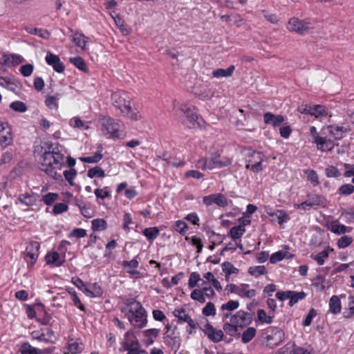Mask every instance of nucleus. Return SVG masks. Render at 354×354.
I'll list each match as a JSON object with an SVG mask.
<instances>
[{"label": "nucleus", "instance_id": "f257e3e1", "mask_svg": "<svg viewBox=\"0 0 354 354\" xmlns=\"http://www.w3.org/2000/svg\"><path fill=\"white\" fill-rule=\"evenodd\" d=\"M127 306L130 309L125 313V317L133 326L142 328L147 324V315L145 309L141 303L134 299H129L126 302Z\"/></svg>", "mask_w": 354, "mask_h": 354}, {"label": "nucleus", "instance_id": "0e129e2a", "mask_svg": "<svg viewBox=\"0 0 354 354\" xmlns=\"http://www.w3.org/2000/svg\"><path fill=\"white\" fill-rule=\"evenodd\" d=\"M305 173L308 174V180L315 186L319 184L318 176L315 170H306Z\"/></svg>", "mask_w": 354, "mask_h": 354}, {"label": "nucleus", "instance_id": "de8ad7c7", "mask_svg": "<svg viewBox=\"0 0 354 354\" xmlns=\"http://www.w3.org/2000/svg\"><path fill=\"white\" fill-rule=\"evenodd\" d=\"M249 287L248 284L246 283H242L240 286L239 291L242 293V297H245L247 298H251L256 295V291L254 290H248V288Z\"/></svg>", "mask_w": 354, "mask_h": 354}, {"label": "nucleus", "instance_id": "79ce46f5", "mask_svg": "<svg viewBox=\"0 0 354 354\" xmlns=\"http://www.w3.org/2000/svg\"><path fill=\"white\" fill-rule=\"evenodd\" d=\"M310 257L317 261L318 265L322 266L324 263V259L328 257V250H324L317 254H312Z\"/></svg>", "mask_w": 354, "mask_h": 354}, {"label": "nucleus", "instance_id": "72a5a7b5", "mask_svg": "<svg viewBox=\"0 0 354 354\" xmlns=\"http://www.w3.org/2000/svg\"><path fill=\"white\" fill-rule=\"evenodd\" d=\"M70 62L73 64L75 67H77L79 70L86 72L88 71L86 62L80 56L71 57Z\"/></svg>", "mask_w": 354, "mask_h": 354}, {"label": "nucleus", "instance_id": "e2e57ef3", "mask_svg": "<svg viewBox=\"0 0 354 354\" xmlns=\"http://www.w3.org/2000/svg\"><path fill=\"white\" fill-rule=\"evenodd\" d=\"M285 257V253L283 251H278L277 252L273 253L270 257V262L271 263H276L281 260H283Z\"/></svg>", "mask_w": 354, "mask_h": 354}, {"label": "nucleus", "instance_id": "c756f323", "mask_svg": "<svg viewBox=\"0 0 354 354\" xmlns=\"http://www.w3.org/2000/svg\"><path fill=\"white\" fill-rule=\"evenodd\" d=\"M257 330L254 327L247 328L241 335V341L246 344L250 342L255 336Z\"/></svg>", "mask_w": 354, "mask_h": 354}, {"label": "nucleus", "instance_id": "6e6d98bb", "mask_svg": "<svg viewBox=\"0 0 354 354\" xmlns=\"http://www.w3.org/2000/svg\"><path fill=\"white\" fill-rule=\"evenodd\" d=\"M76 175H77V171L73 168H71L69 170H65L64 171V178L71 185H73V180L75 178V177L76 176Z\"/></svg>", "mask_w": 354, "mask_h": 354}, {"label": "nucleus", "instance_id": "423d86ee", "mask_svg": "<svg viewBox=\"0 0 354 354\" xmlns=\"http://www.w3.org/2000/svg\"><path fill=\"white\" fill-rule=\"evenodd\" d=\"M297 110L302 114H308L316 118L328 115V109L325 106L320 104H302L298 107Z\"/></svg>", "mask_w": 354, "mask_h": 354}, {"label": "nucleus", "instance_id": "f3484780", "mask_svg": "<svg viewBox=\"0 0 354 354\" xmlns=\"http://www.w3.org/2000/svg\"><path fill=\"white\" fill-rule=\"evenodd\" d=\"M330 231L333 233L340 235L344 234L346 232H350L352 230L351 227H347L344 225L339 224L337 221L331 223L330 228Z\"/></svg>", "mask_w": 354, "mask_h": 354}, {"label": "nucleus", "instance_id": "a18cd8bd", "mask_svg": "<svg viewBox=\"0 0 354 354\" xmlns=\"http://www.w3.org/2000/svg\"><path fill=\"white\" fill-rule=\"evenodd\" d=\"M354 192V186L352 184L342 185L337 190V194L342 196L351 195Z\"/></svg>", "mask_w": 354, "mask_h": 354}, {"label": "nucleus", "instance_id": "393cba45", "mask_svg": "<svg viewBox=\"0 0 354 354\" xmlns=\"http://www.w3.org/2000/svg\"><path fill=\"white\" fill-rule=\"evenodd\" d=\"M239 326L236 324H230V323H225L223 325V330L224 331L230 335L231 337H239L241 334L239 333Z\"/></svg>", "mask_w": 354, "mask_h": 354}, {"label": "nucleus", "instance_id": "13d9d810", "mask_svg": "<svg viewBox=\"0 0 354 354\" xmlns=\"http://www.w3.org/2000/svg\"><path fill=\"white\" fill-rule=\"evenodd\" d=\"M239 306V302L238 301L230 300L225 304H223L221 308L223 310H227L229 311L234 310L236 309Z\"/></svg>", "mask_w": 354, "mask_h": 354}, {"label": "nucleus", "instance_id": "5701e85b", "mask_svg": "<svg viewBox=\"0 0 354 354\" xmlns=\"http://www.w3.org/2000/svg\"><path fill=\"white\" fill-rule=\"evenodd\" d=\"M187 119L189 122V124H187V126L189 129L201 127L205 123L203 119L197 115L196 113L192 115L190 118H187Z\"/></svg>", "mask_w": 354, "mask_h": 354}, {"label": "nucleus", "instance_id": "473e14b6", "mask_svg": "<svg viewBox=\"0 0 354 354\" xmlns=\"http://www.w3.org/2000/svg\"><path fill=\"white\" fill-rule=\"evenodd\" d=\"M173 313L174 315L178 318V323L187 322L188 319L191 318L186 313V310L183 308L175 309Z\"/></svg>", "mask_w": 354, "mask_h": 354}, {"label": "nucleus", "instance_id": "9d476101", "mask_svg": "<svg viewBox=\"0 0 354 354\" xmlns=\"http://www.w3.org/2000/svg\"><path fill=\"white\" fill-rule=\"evenodd\" d=\"M46 61L57 73H61L64 71L65 66L60 61L59 56L48 52L46 56Z\"/></svg>", "mask_w": 354, "mask_h": 354}, {"label": "nucleus", "instance_id": "1a4fd4ad", "mask_svg": "<svg viewBox=\"0 0 354 354\" xmlns=\"http://www.w3.org/2000/svg\"><path fill=\"white\" fill-rule=\"evenodd\" d=\"M203 203L207 206L212 205L213 203L218 206L225 207L227 206V199L223 194H211L205 196L203 198Z\"/></svg>", "mask_w": 354, "mask_h": 354}, {"label": "nucleus", "instance_id": "39448f33", "mask_svg": "<svg viewBox=\"0 0 354 354\" xmlns=\"http://www.w3.org/2000/svg\"><path fill=\"white\" fill-rule=\"evenodd\" d=\"M40 244L37 241H31L24 252V258L27 261L28 268L31 269L36 263L39 254Z\"/></svg>", "mask_w": 354, "mask_h": 354}, {"label": "nucleus", "instance_id": "4c0bfd02", "mask_svg": "<svg viewBox=\"0 0 354 354\" xmlns=\"http://www.w3.org/2000/svg\"><path fill=\"white\" fill-rule=\"evenodd\" d=\"M222 270L226 275H231L232 274H238L239 269L235 268L230 262L225 261L222 263Z\"/></svg>", "mask_w": 354, "mask_h": 354}, {"label": "nucleus", "instance_id": "2f4dec72", "mask_svg": "<svg viewBox=\"0 0 354 354\" xmlns=\"http://www.w3.org/2000/svg\"><path fill=\"white\" fill-rule=\"evenodd\" d=\"M92 223V230L95 231H103L107 228V223L103 218H96L93 219L91 222Z\"/></svg>", "mask_w": 354, "mask_h": 354}, {"label": "nucleus", "instance_id": "49530a36", "mask_svg": "<svg viewBox=\"0 0 354 354\" xmlns=\"http://www.w3.org/2000/svg\"><path fill=\"white\" fill-rule=\"evenodd\" d=\"M258 319L260 322L271 324L273 322V316L267 315L266 311L263 309H259L257 311Z\"/></svg>", "mask_w": 354, "mask_h": 354}, {"label": "nucleus", "instance_id": "412c9836", "mask_svg": "<svg viewBox=\"0 0 354 354\" xmlns=\"http://www.w3.org/2000/svg\"><path fill=\"white\" fill-rule=\"evenodd\" d=\"M25 29L28 33L37 35L42 39H48L50 37V32L47 30L31 26H27Z\"/></svg>", "mask_w": 354, "mask_h": 354}, {"label": "nucleus", "instance_id": "4be33fe9", "mask_svg": "<svg viewBox=\"0 0 354 354\" xmlns=\"http://www.w3.org/2000/svg\"><path fill=\"white\" fill-rule=\"evenodd\" d=\"M330 312L333 314H338L341 312L342 306L339 298L336 295H333L329 301Z\"/></svg>", "mask_w": 354, "mask_h": 354}, {"label": "nucleus", "instance_id": "338daca9", "mask_svg": "<svg viewBox=\"0 0 354 354\" xmlns=\"http://www.w3.org/2000/svg\"><path fill=\"white\" fill-rule=\"evenodd\" d=\"M108 187L104 189H96L95 194L97 198H105L110 196V192L107 190Z\"/></svg>", "mask_w": 354, "mask_h": 354}, {"label": "nucleus", "instance_id": "dca6fc26", "mask_svg": "<svg viewBox=\"0 0 354 354\" xmlns=\"http://www.w3.org/2000/svg\"><path fill=\"white\" fill-rule=\"evenodd\" d=\"M160 330L157 328H151L143 331V335L146 338L145 343L147 346L153 344L154 339L158 336Z\"/></svg>", "mask_w": 354, "mask_h": 354}, {"label": "nucleus", "instance_id": "774afa93", "mask_svg": "<svg viewBox=\"0 0 354 354\" xmlns=\"http://www.w3.org/2000/svg\"><path fill=\"white\" fill-rule=\"evenodd\" d=\"M192 244L193 245H195L197 248V253H201L202 252L203 245L202 243V241L200 238L197 237L196 236H193L191 238Z\"/></svg>", "mask_w": 354, "mask_h": 354}, {"label": "nucleus", "instance_id": "bf43d9fd", "mask_svg": "<svg viewBox=\"0 0 354 354\" xmlns=\"http://www.w3.org/2000/svg\"><path fill=\"white\" fill-rule=\"evenodd\" d=\"M202 313L205 316L214 315L216 314L214 304L212 302H208L203 308Z\"/></svg>", "mask_w": 354, "mask_h": 354}, {"label": "nucleus", "instance_id": "20e7f679", "mask_svg": "<svg viewBox=\"0 0 354 354\" xmlns=\"http://www.w3.org/2000/svg\"><path fill=\"white\" fill-rule=\"evenodd\" d=\"M100 121L102 125V131H106L107 134H110L111 138H120L122 137L119 131L120 124L113 118L108 116H101Z\"/></svg>", "mask_w": 354, "mask_h": 354}, {"label": "nucleus", "instance_id": "f704fd0d", "mask_svg": "<svg viewBox=\"0 0 354 354\" xmlns=\"http://www.w3.org/2000/svg\"><path fill=\"white\" fill-rule=\"evenodd\" d=\"M41 169L55 180H62V175L55 170L53 165L42 167Z\"/></svg>", "mask_w": 354, "mask_h": 354}, {"label": "nucleus", "instance_id": "ddd939ff", "mask_svg": "<svg viewBox=\"0 0 354 354\" xmlns=\"http://www.w3.org/2000/svg\"><path fill=\"white\" fill-rule=\"evenodd\" d=\"M264 122L274 127L280 126L285 120L281 115H274L270 112H266L263 115Z\"/></svg>", "mask_w": 354, "mask_h": 354}, {"label": "nucleus", "instance_id": "6e6552de", "mask_svg": "<svg viewBox=\"0 0 354 354\" xmlns=\"http://www.w3.org/2000/svg\"><path fill=\"white\" fill-rule=\"evenodd\" d=\"M252 320V316L250 313L243 310L238 311L230 318V322L238 324L240 328H243L250 324Z\"/></svg>", "mask_w": 354, "mask_h": 354}, {"label": "nucleus", "instance_id": "680f3d73", "mask_svg": "<svg viewBox=\"0 0 354 354\" xmlns=\"http://www.w3.org/2000/svg\"><path fill=\"white\" fill-rule=\"evenodd\" d=\"M68 205L63 203H59L54 205L53 212L54 214H59L68 210Z\"/></svg>", "mask_w": 354, "mask_h": 354}, {"label": "nucleus", "instance_id": "4468645a", "mask_svg": "<svg viewBox=\"0 0 354 354\" xmlns=\"http://www.w3.org/2000/svg\"><path fill=\"white\" fill-rule=\"evenodd\" d=\"M6 126H8L7 123H0V144L4 147L10 145L12 142L10 130L6 129Z\"/></svg>", "mask_w": 354, "mask_h": 354}, {"label": "nucleus", "instance_id": "a878e982", "mask_svg": "<svg viewBox=\"0 0 354 354\" xmlns=\"http://www.w3.org/2000/svg\"><path fill=\"white\" fill-rule=\"evenodd\" d=\"M234 69H235L234 66L231 65L226 69H223V68L216 69L213 71L212 74H213V76L215 77H230L232 75Z\"/></svg>", "mask_w": 354, "mask_h": 354}, {"label": "nucleus", "instance_id": "864d4df0", "mask_svg": "<svg viewBox=\"0 0 354 354\" xmlns=\"http://www.w3.org/2000/svg\"><path fill=\"white\" fill-rule=\"evenodd\" d=\"M317 315V310L315 308H310L308 315L303 321V326H308L311 324L313 319Z\"/></svg>", "mask_w": 354, "mask_h": 354}, {"label": "nucleus", "instance_id": "aec40b11", "mask_svg": "<svg viewBox=\"0 0 354 354\" xmlns=\"http://www.w3.org/2000/svg\"><path fill=\"white\" fill-rule=\"evenodd\" d=\"M212 156L215 168H222L232 165V160L231 158L225 157L221 160L218 153H214Z\"/></svg>", "mask_w": 354, "mask_h": 354}, {"label": "nucleus", "instance_id": "c03bdc74", "mask_svg": "<svg viewBox=\"0 0 354 354\" xmlns=\"http://www.w3.org/2000/svg\"><path fill=\"white\" fill-rule=\"evenodd\" d=\"M248 272L256 277L266 273V269L264 266H257L250 267Z\"/></svg>", "mask_w": 354, "mask_h": 354}, {"label": "nucleus", "instance_id": "9b49d317", "mask_svg": "<svg viewBox=\"0 0 354 354\" xmlns=\"http://www.w3.org/2000/svg\"><path fill=\"white\" fill-rule=\"evenodd\" d=\"M204 333L213 342H221L223 337V332L221 330H216L209 323L205 326Z\"/></svg>", "mask_w": 354, "mask_h": 354}, {"label": "nucleus", "instance_id": "58836bf2", "mask_svg": "<svg viewBox=\"0 0 354 354\" xmlns=\"http://www.w3.org/2000/svg\"><path fill=\"white\" fill-rule=\"evenodd\" d=\"M55 153H51L50 151H44L42 156L43 162H41V167L50 166L54 165L53 162Z\"/></svg>", "mask_w": 354, "mask_h": 354}, {"label": "nucleus", "instance_id": "c9c22d12", "mask_svg": "<svg viewBox=\"0 0 354 354\" xmlns=\"http://www.w3.org/2000/svg\"><path fill=\"white\" fill-rule=\"evenodd\" d=\"M103 157L102 153L100 151H97L92 156H86V157H80V160L83 162L86 163H97Z\"/></svg>", "mask_w": 354, "mask_h": 354}, {"label": "nucleus", "instance_id": "4d7b16f0", "mask_svg": "<svg viewBox=\"0 0 354 354\" xmlns=\"http://www.w3.org/2000/svg\"><path fill=\"white\" fill-rule=\"evenodd\" d=\"M353 242V239L351 236H343L337 241V246L339 248H345L350 245Z\"/></svg>", "mask_w": 354, "mask_h": 354}, {"label": "nucleus", "instance_id": "7c9ffc66", "mask_svg": "<svg viewBox=\"0 0 354 354\" xmlns=\"http://www.w3.org/2000/svg\"><path fill=\"white\" fill-rule=\"evenodd\" d=\"M80 210L82 215L85 218H92L95 216V209L90 203H84Z\"/></svg>", "mask_w": 354, "mask_h": 354}, {"label": "nucleus", "instance_id": "5fc2aeb1", "mask_svg": "<svg viewBox=\"0 0 354 354\" xmlns=\"http://www.w3.org/2000/svg\"><path fill=\"white\" fill-rule=\"evenodd\" d=\"M201 281L200 274L198 272H194L190 274V277L188 282L189 288H193L197 286V283Z\"/></svg>", "mask_w": 354, "mask_h": 354}, {"label": "nucleus", "instance_id": "a19ab883", "mask_svg": "<svg viewBox=\"0 0 354 354\" xmlns=\"http://www.w3.org/2000/svg\"><path fill=\"white\" fill-rule=\"evenodd\" d=\"M306 297V293H305L303 291L299 292L293 291V293L291 295V296L290 297V301H289L288 304L290 306H292L295 304H296L299 300L304 299H305Z\"/></svg>", "mask_w": 354, "mask_h": 354}, {"label": "nucleus", "instance_id": "8fccbe9b", "mask_svg": "<svg viewBox=\"0 0 354 354\" xmlns=\"http://www.w3.org/2000/svg\"><path fill=\"white\" fill-rule=\"evenodd\" d=\"M325 174L328 178H337L341 175L339 169L333 165H330L326 168Z\"/></svg>", "mask_w": 354, "mask_h": 354}, {"label": "nucleus", "instance_id": "e433bc0d", "mask_svg": "<svg viewBox=\"0 0 354 354\" xmlns=\"http://www.w3.org/2000/svg\"><path fill=\"white\" fill-rule=\"evenodd\" d=\"M174 228L176 232L184 236L187 234L189 227L185 221L178 220L175 222Z\"/></svg>", "mask_w": 354, "mask_h": 354}, {"label": "nucleus", "instance_id": "f03ea898", "mask_svg": "<svg viewBox=\"0 0 354 354\" xmlns=\"http://www.w3.org/2000/svg\"><path fill=\"white\" fill-rule=\"evenodd\" d=\"M112 104L120 110L121 113L133 120H138L140 115L136 109H133L130 105L128 95L123 91H117L111 95Z\"/></svg>", "mask_w": 354, "mask_h": 354}, {"label": "nucleus", "instance_id": "2eb2a0df", "mask_svg": "<svg viewBox=\"0 0 354 354\" xmlns=\"http://www.w3.org/2000/svg\"><path fill=\"white\" fill-rule=\"evenodd\" d=\"M138 265L139 262L136 258L131 261H123L122 262V266L123 268H129V269L127 270V272L132 275L138 276L140 274L138 270H135V268L138 267Z\"/></svg>", "mask_w": 354, "mask_h": 354}, {"label": "nucleus", "instance_id": "0eeeda50", "mask_svg": "<svg viewBox=\"0 0 354 354\" xmlns=\"http://www.w3.org/2000/svg\"><path fill=\"white\" fill-rule=\"evenodd\" d=\"M287 28L291 32H296L300 35H303L308 32L311 28V24L293 17L289 20Z\"/></svg>", "mask_w": 354, "mask_h": 354}, {"label": "nucleus", "instance_id": "bb28decb", "mask_svg": "<svg viewBox=\"0 0 354 354\" xmlns=\"http://www.w3.org/2000/svg\"><path fill=\"white\" fill-rule=\"evenodd\" d=\"M160 230L157 227L145 228L142 233L149 241H153L159 234Z\"/></svg>", "mask_w": 354, "mask_h": 354}, {"label": "nucleus", "instance_id": "6ab92c4d", "mask_svg": "<svg viewBox=\"0 0 354 354\" xmlns=\"http://www.w3.org/2000/svg\"><path fill=\"white\" fill-rule=\"evenodd\" d=\"M45 261L46 264L54 263L57 267L61 266L64 263V261L59 260V254L56 251L48 252L45 257Z\"/></svg>", "mask_w": 354, "mask_h": 354}, {"label": "nucleus", "instance_id": "a211bd4d", "mask_svg": "<svg viewBox=\"0 0 354 354\" xmlns=\"http://www.w3.org/2000/svg\"><path fill=\"white\" fill-rule=\"evenodd\" d=\"M328 129L329 133L333 135L336 140L342 139L344 136V133L346 131V129L344 127L334 124L329 125Z\"/></svg>", "mask_w": 354, "mask_h": 354}, {"label": "nucleus", "instance_id": "69168bd1", "mask_svg": "<svg viewBox=\"0 0 354 354\" xmlns=\"http://www.w3.org/2000/svg\"><path fill=\"white\" fill-rule=\"evenodd\" d=\"M86 235V230L82 228H75L73 230L68 236L69 237H76V238H82Z\"/></svg>", "mask_w": 354, "mask_h": 354}, {"label": "nucleus", "instance_id": "09e8293b", "mask_svg": "<svg viewBox=\"0 0 354 354\" xmlns=\"http://www.w3.org/2000/svg\"><path fill=\"white\" fill-rule=\"evenodd\" d=\"M59 198L57 193H48L42 196V201L47 205H51Z\"/></svg>", "mask_w": 354, "mask_h": 354}, {"label": "nucleus", "instance_id": "b1692460", "mask_svg": "<svg viewBox=\"0 0 354 354\" xmlns=\"http://www.w3.org/2000/svg\"><path fill=\"white\" fill-rule=\"evenodd\" d=\"M245 232V223L243 225H239L232 227L230 230L229 235L231 238L236 241L240 239Z\"/></svg>", "mask_w": 354, "mask_h": 354}, {"label": "nucleus", "instance_id": "3c124183", "mask_svg": "<svg viewBox=\"0 0 354 354\" xmlns=\"http://www.w3.org/2000/svg\"><path fill=\"white\" fill-rule=\"evenodd\" d=\"M308 201L310 205V207L315 205H323L324 203L322 198L319 195L315 194L311 196L308 195Z\"/></svg>", "mask_w": 354, "mask_h": 354}, {"label": "nucleus", "instance_id": "603ef678", "mask_svg": "<svg viewBox=\"0 0 354 354\" xmlns=\"http://www.w3.org/2000/svg\"><path fill=\"white\" fill-rule=\"evenodd\" d=\"M191 298L193 300L197 301L201 304H203L205 302V298L204 296V294L202 290L195 289L192 291L191 293Z\"/></svg>", "mask_w": 354, "mask_h": 354}, {"label": "nucleus", "instance_id": "7ed1b4c3", "mask_svg": "<svg viewBox=\"0 0 354 354\" xmlns=\"http://www.w3.org/2000/svg\"><path fill=\"white\" fill-rule=\"evenodd\" d=\"M245 161L247 162L245 168L251 169L253 172L258 173L262 171V162L263 160V154L260 151L253 150L250 148L245 149Z\"/></svg>", "mask_w": 354, "mask_h": 354}, {"label": "nucleus", "instance_id": "052dcab7", "mask_svg": "<svg viewBox=\"0 0 354 354\" xmlns=\"http://www.w3.org/2000/svg\"><path fill=\"white\" fill-rule=\"evenodd\" d=\"M24 354H42V351L28 343L24 342Z\"/></svg>", "mask_w": 354, "mask_h": 354}, {"label": "nucleus", "instance_id": "cd10ccee", "mask_svg": "<svg viewBox=\"0 0 354 354\" xmlns=\"http://www.w3.org/2000/svg\"><path fill=\"white\" fill-rule=\"evenodd\" d=\"M60 96L59 93H56L55 95H48L45 100L46 106L50 109H57L58 100Z\"/></svg>", "mask_w": 354, "mask_h": 354}, {"label": "nucleus", "instance_id": "37998d69", "mask_svg": "<svg viewBox=\"0 0 354 354\" xmlns=\"http://www.w3.org/2000/svg\"><path fill=\"white\" fill-rule=\"evenodd\" d=\"M73 41L76 46L80 47L82 49L85 48V46L87 43V41L86 40V37L82 34L78 33H75L74 35Z\"/></svg>", "mask_w": 354, "mask_h": 354}, {"label": "nucleus", "instance_id": "f8f14e48", "mask_svg": "<svg viewBox=\"0 0 354 354\" xmlns=\"http://www.w3.org/2000/svg\"><path fill=\"white\" fill-rule=\"evenodd\" d=\"M165 343L169 346L171 350H174L175 352L179 349L180 346L181 339L180 337L178 335H175L174 330L172 331L171 333L167 334L165 333L163 337Z\"/></svg>", "mask_w": 354, "mask_h": 354}, {"label": "nucleus", "instance_id": "ea45409f", "mask_svg": "<svg viewBox=\"0 0 354 354\" xmlns=\"http://www.w3.org/2000/svg\"><path fill=\"white\" fill-rule=\"evenodd\" d=\"M87 176L93 178L94 177L102 178L105 176L104 171L100 167L96 166L88 170Z\"/></svg>", "mask_w": 354, "mask_h": 354}, {"label": "nucleus", "instance_id": "c85d7f7f", "mask_svg": "<svg viewBox=\"0 0 354 354\" xmlns=\"http://www.w3.org/2000/svg\"><path fill=\"white\" fill-rule=\"evenodd\" d=\"M21 62L20 56L17 55H4L3 57V64L8 66H14Z\"/></svg>", "mask_w": 354, "mask_h": 354}]
</instances>
